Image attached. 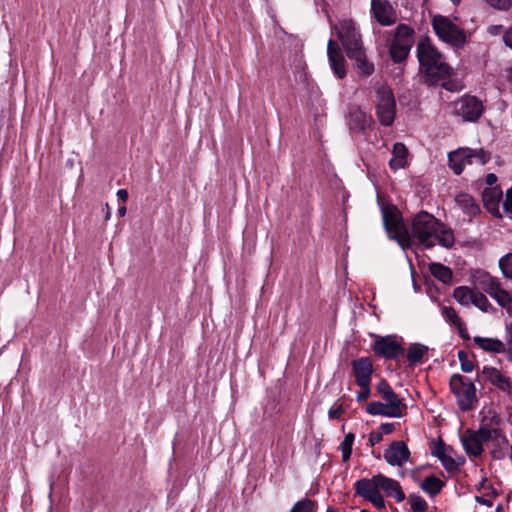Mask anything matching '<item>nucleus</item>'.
<instances>
[{
  "label": "nucleus",
  "mask_w": 512,
  "mask_h": 512,
  "mask_svg": "<svg viewBox=\"0 0 512 512\" xmlns=\"http://www.w3.org/2000/svg\"><path fill=\"white\" fill-rule=\"evenodd\" d=\"M362 391H360L357 395L358 401H364L366 400L370 395V385H367V387H360Z\"/></svg>",
  "instance_id": "603ef678"
},
{
  "label": "nucleus",
  "mask_w": 512,
  "mask_h": 512,
  "mask_svg": "<svg viewBox=\"0 0 512 512\" xmlns=\"http://www.w3.org/2000/svg\"><path fill=\"white\" fill-rule=\"evenodd\" d=\"M409 502L413 512H425L428 509L427 502L417 494L410 495Z\"/></svg>",
  "instance_id": "ea45409f"
},
{
  "label": "nucleus",
  "mask_w": 512,
  "mask_h": 512,
  "mask_svg": "<svg viewBox=\"0 0 512 512\" xmlns=\"http://www.w3.org/2000/svg\"><path fill=\"white\" fill-rule=\"evenodd\" d=\"M379 482L380 480H378V474L370 479H359L358 481H356L354 485L356 495L361 496L365 500L368 499L369 497L373 496L374 494L380 491Z\"/></svg>",
  "instance_id": "a211bd4d"
},
{
  "label": "nucleus",
  "mask_w": 512,
  "mask_h": 512,
  "mask_svg": "<svg viewBox=\"0 0 512 512\" xmlns=\"http://www.w3.org/2000/svg\"><path fill=\"white\" fill-rule=\"evenodd\" d=\"M448 453L449 452H447L446 455H443L440 461L448 472L457 471V464L455 463V459L451 457Z\"/></svg>",
  "instance_id": "37998d69"
},
{
  "label": "nucleus",
  "mask_w": 512,
  "mask_h": 512,
  "mask_svg": "<svg viewBox=\"0 0 512 512\" xmlns=\"http://www.w3.org/2000/svg\"><path fill=\"white\" fill-rule=\"evenodd\" d=\"M488 5L498 10H508L512 6V0H485Z\"/></svg>",
  "instance_id": "c03bdc74"
},
{
  "label": "nucleus",
  "mask_w": 512,
  "mask_h": 512,
  "mask_svg": "<svg viewBox=\"0 0 512 512\" xmlns=\"http://www.w3.org/2000/svg\"><path fill=\"white\" fill-rule=\"evenodd\" d=\"M455 202L470 218L480 213L479 205L475 202L474 198L467 193L458 194L455 197Z\"/></svg>",
  "instance_id": "b1692460"
},
{
  "label": "nucleus",
  "mask_w": 512,
  "mask_h": 512,
  "mask_svg": "<svg viewBox=\"0 0 512 512\" xmlns=\"http://www.w3.org/2000/svg\"><path fill=\"white\" fill-rule=\"evenodd\" d=\"M349 126L353 131H364L373 123L372 117L367 115L360 107L351 105L348 111Z\"/></svg>",
  "instance_id": "dca6fc26"
},
{
  "label": "nucleus",
  "mask_w": 512,
  "mask_h": 512,
  "mask_svg": "<svg viewBox=\"0 0 512 512\" xmlns=\"http://www.w3.org/2000/svg\"><path fill=\"white\" fill-rule=\"evenodd\" d=\"M471 303L483 312H490L494 310V307L488 301L487 297L479 291H474Z\"/></svg>",
  "instance_id": "c9c22d12"
},
{
  "label": "nucleus",
  "mask_w": 512,
  "mask_h": 512,
  "mask_svg": "<svg viewBox=\"0 0 512 512\" xmlns=\"http://www.w3.org/2000/svg\"><path fill=\"white\" fill-rule=\"evenodd\" d=\"M383 439V436H382V433L381 432H371L369 434V439H368V443L371 447H373L374 445H376L377 443L381 442Z\"/></svg>",
  "instance_id": "8fccbe9b"
},
{
  "label": "nucleus",
  "mask_w": 512,
  "mask_h": 512,
  "mask_svg": "<svg viewBox=\"0 0 512 512\" xmlns=\"http://www.w3.org/2000/svg\"><path fill=\"white\" fill-rule=\"evenodd\" d=\"M335 30L348 58L366 51L361 34L352 20L344 19L340 21L335 26Z\"/></svg>",
  "instance_id": "423d86ee"
},
{
  "label": "nucleus",
  "mask_w": 512,
  "mask_h": 512,
  "mask_svg": "<svg viewBox=\"0 0 512 512\" xmlns=\"http://www.w3.org/2000/svg\"><path fill=\"white\" fill-rule=\"evenodd\" d=\"M451 2H452L454 5H458V4L461 2V0H451Z\"/></svg>",
  "instance_id": "69168bd1"
},
{
  "label": "nucleus",
  "mask_w": 512,
  "mask_h": 512,
  "mask_svg": "<svg viewBox=\"0 0 512 512\" xmlns=\"http://www.w3.org/2000/svg\"><path fill=\"white\" fill-rule=\"evenodd\" d=\"M468 153L465 148L458 149L448 155L449 166L456 175H459L464 170L465 165L468 164Z\"/></svg>",
  "instance_id": "cd10ccee"
},
{
  "label": "nucleus",
  "mask_w": 512,
  "mask_h": 512,
  "mask_svg": "<svg viewBox=\"0 0 512 512\" xmlns=\"http://www.w3.org/2000/svg\"><path fill=\"white\" fill-rule=\"evenodd\" d=\"M377 391L382 396V398L391 406V408H395L396 410L402 411L404 414L407 406L402 403V401L398 398L396 393L392 390L387 381L382 380L377 385Z\"/></svg>",
  "instance_id": "aec40b11"
},
{
  "label": "nucleus",
  "mask_w": 512,
  "mask_h": 512,
  "mask_svg": "<svg viewBox=\"0 0 512 512\" xmlns=\"http://www.w3.org/2000/svg\"><path fill=\"white\" fill-rule=\"evenodd\" d=\"M316 503L308 498L296 502L289 512H315Z\"/></svg>",
  "instance_id": "4c0bfd02"
},
{
  "label": "nucleus",
  "mask_w": 512,
  "mask_h": 512,
  "mask_svg": "<svg viewBox=\"0 0 512 512\" xmlns=\"http://www.w3.org/2000/svg\"><path fill=\"white\" fill-rule=\"evenodd\" d=\"M457 357L461 363V370L465 373H470L474 369V364L468 359V355L464 350L458 351Z\"/></svg>",
  "instance_id": "79ce46f5"
},
{
  "label": "nucleus",
  "mask_w": 512,
  "mask_h": 512,
  "mask_svg": "<svg viewBox=\"0 0 512 512\" xmlns=\"http://www.w3.org/2000/svg\"><path fill=\"white\" fill-rule=\"evenodd\" d=\"M371 7L376 20L381 25L389 26L395 22L392 6L387 1L372 0Z\"/></svg>",
  "instance_id": "f3484780"
},
{
  "label": "nucleus",
  "mask_w": 512,
  "mask_h": 512,
  "mask_svg": "<svg viewBox=\"0 0 512 512\" xmlns=\"http://www.w3.org/2000/svg\"><path fill=\"white\" fill-rule=\"evenodd\" d=\"M502 191L499 187H488L482 192V200L485 208L493 215H499V202Z\"/></svg>",
  "instance_id": "412c9836"
},
{
  "label": "nucleus",
  "mask_w": 512,
  "mask_h": 512,
  "mask_svg": "<svg viewBox=\"0 0 512 512\" xmlns=\"http://www.w3.org/2000/svg\"><path fill=\"white\" fill-rule=\"evenodd\" d=\"M444 485H445V483L441 479H439L436 476L431 475V476L426 477L422 481L421 489L424 492H426L427 494H429L430 496L434 497L438 493H440V491L442 490Z\"/></svg>",
  "instance_id": "7c9ffc66"
},
{
  "label": "nucleus",
  "mask_w": 512,
  "mask_h": 512,
  "mask_svg": "<svg viewBox=\"0 0 512 512\" xmlns=\"http://www.w3.org/2000/svg\"><path fill=\"white\" fill-rule=\"evenodd\" d=\"M428 353V347L420 344V343H413L409 346L407 350V360L409 361V364L411 366L419 363L422 361L423 357L427 355Z\"/></svg>",
  "instance_id": "2f4dec72"
},
{
  "label": "nucleus",
  "mask_w": 512,
  "mask_h": 512,
  "mask_svg": "<svg viewBox=\"0 0 512 512\" xmlns=\"http://www.w3.org/2000/svg\"><path fill=\"white\" fill-rule=\"evenodd\" d=\"M473 293L474 290L466 286H460L454 289L453 297L459 304L468 306L472 301Z\"/></svg>",
  "instance_id": "f704fd0d"
},
{
  "label": "nucleus",
  "mask_w": 512,
  "mask_h": 512,
  "mask_svg": "<svg viewBox=\"0 0 512 512\" xmlns=\"http://www.w3.org/2000/svg\"><path fill=\"white\" fill-rule=\"evenodd\" d=\"M126 211H127V210H126V207H125V206H122V207H120V208L118 209L117 214H118V216H119V217H124V216H125V214H126Z\"/></svg>",
  "instance_id": "680f3d73"
},
{
  "label": "nucleus",
  "mask_w": 512,
  "mask_h": 512,
  "mask_svg": "<svg viewBox=\"0 0 512 512\" xmlns=\"http://www.w3.org/2000/svg\"><path fill=\"white\" fill-rule=\"evenodd\" d=\"M499 266L504 276L512 279V253L502 257L499 261Z\"/></svg>",
  "instance_id": "a19ab883"
},
{
  "label": "nucleus",
  "mask_w": 512,
  "mask_h": 512,
  "mask_svg": "<svg viewBox=\"0 0 512 512\" xmlns=\"http://www.w3.org/2000/svg\"><path fill=\"white\" fill-rule=\"evenodd\" d=\"M447 452H453V449L451 447H447L443 442L440 441L432 454L440 460L441 457L446 455Z\"/></svg>",
  "instance_id": "49530a36"
},
{
  "label": "nucleus",
  "mask_w": 512,
  "mask_h": 512,
  "mask_svg": "<svg viewBox=\"0 0 512 512\" xmlns=\"http://www.w3.org/2000/svg\"><path fill=\"white\" fill-rule=\"evenodd\" d=\"M465 150L469 153H466L468 156V164H472L474 160L482 165L486 164L490 160V153L485 151L484 149H470L465 148Z\"/></svg>",
  "instance_id": "72a5a7b5"
},
{
  "label": "nucleus",
  "mask_w": 512,
  "mask_h": 512,
  "mask_svg": "<svg viewBox=\"0 0 512 512\" xmlns=\"http://www.w3.org/2000/svg\"><path fill=\"white\" fill-rule=\"evenodd\" d=\"M354 439H355L354 434L348 433V434H346L343 442L341 443L342 458H343L344 462L348 461L352 454V445H353Z\"/></svg>",
  "instance_id": "58836bf2"
},
{
  "label": "nucleus",
  "mask_w": 512,
  "mask_h": 512,
  "mask_svg": "<svg viewBox=\"0 0 512 512\" xmlns=\"http://www.w3.org/2000/svg\"><path fill=\"white\" fill-rule=\"evenodd\" d=\"M476 501H477L478 503L483 504V505L488 506V507H490V506L492 505V502H491L490 500L485 499V498H483V497H479V496H477V497H476Z\"/></svg>",
  "instance_id": "13d9d810"
},
{
  "label": "nucleus",
  "mask_w": 512,
  "mask_h": 512,
  "mask_svg": "<svg viewBox=\"0 0 512 512\" xmlns=\"http://www.w3.org/2000/svg\"><path fill=\"white\" fill-rule=\"evenodd\" d=\"M367 413L371 415H382L386 417H401L402 411L391 408L388 403L383 404L381 402H371L366 407Z\"/></svg>",
  "instance_id": "bb28decb"
},
{
  "label": "nucleus",
  "mask_w": 512,
  "mask_h": 512,
  "mask_svg": "<svg viewBox=\"0 0 512 512\" xmlns=\"http://www.w3.org/2000/svg\"><path fill=\"white\" fill-rule=\"evenodd\" d=\"M496 181H497V176L494 173H490L486 176V183L488 185L492 186L493 184H495Z\"/></svg>",
  "instance_id": "4d7b16f0"
},
{
  "label": "nucleus",
  "mask_w": 512,
  "mask_h": 512,
  "mask_svg": "<svg viewBox=\"0 0 512 512\" xmlns=\"http://www.w3.org/2000/svg\"><path fill=\"white\" fill-rule=\"evenodd\" d=\"M432 27L438 38L454 49H461L467 42L466 32L451 18L435 15L432 18Z\"/></svg>",
  "instance_id": "7ed1b4c3"
},
{
  "label": "nucleus",
  "mask_w": 512,
  "mask_h": 512,
  "mask_svg": "<svg viewBox=\"0 0 512 512\" xmlns=\"http://www.w3.org/2000/svg\"><path fill=\"white\" fill-rule=\"evenodd\" d=\"M454 114L463 121L476 122L482 115L484 107L475 96L464 95L453 103Z\"/></svg>",
  "instance_id": "9b49d317"
},
{
  "label": "nucleus",
  "mask_w": 512,
  "mask_h": 512,
  "mask_svg": "<svg viewBox=\"0 0 512 512\" xmlns=\"http://www.w3.org/2000/svg\"><path fill=\"white\" fill-rule=\"evenodd\" d=\"M335 30L348 58L366 51L361 34L352 20L344 19L340 21L335 26Z\"/></svg>",
  "instance_id": "39448f33"
},
{
  "label": "nucleus",
  "mask_w": 512,
  "mask_h": 512,
  "mask_svg": "<svg viewBox=\"0 0 512 512\" xmlns=\"http://www.w3.org/2000/svg\"><path fill=\"white\" fill-rule=\"evenodd\" d=\"M431 274L443 283H449L452 280V271L450 268L440 263H432L430 265Z\"/></svg>",
  "instance_id": "473e14b6"
},
{
  "label": "nucleus",
  "mask_w": 512,
  "mask_h": 512,
  "mask_svg": "<svg viewBox=\"0 0 512 512\" xmlns=\"http://www.w3.org/2000/svg\"><path fill=\"white\" fill-rule=\"evenodd\" d=\"M358 74L362 77H369L374 72V64L367 58L366 51L358 53L357 56L349 58Z\"/></svg>",
  "instance_id": "a878e982"
},
{
  "label": "nucleus",
  "mask_w": 512,
  "mask_h": 512,
  "mask_svg": "<svg viewBox=\"0 0 512 512\" xmlns=\"http://www.w3.org/2000/svg\"><path fill=\"white\" fill-rule=\"evenodd\" d=\"M414 43V30L405 25H398L394 40L390 46V56L395 63H400L409 55Z\"/></svg>",
  "instance_id": "6e6552de"
},
{
  "label": "nucleus",
  "mask_w": 512,
  "mask_h": 512,
  "mask_svg": "<svg viewBox=\"0 0 512 512\" xmlns=\"http://www.w3.org/2000/svg\"><path fill=\"white\" fill-rule=\"evenodd\" d=\"M372 348L377 356L385 359H398L405 351L394 336H377Z\"/></svg>",
  "instance_id": "f8f14e48"
},
{
  "label": "nucleus",
  "mask_w": 512,
  "mask_h": 512,
  "mask_svg": "<svg viewBox=\"0 0 512 512\" xmlns=\"http://www.w3.org/2000/svg\"><path fill=\"white\" fill-rule=\"evenodd\" d=\"M326 512H337V511L333 508H328Z\"/></svg>",
  "instance_id": "774afa93"
},
{
  "label": "nucleus",
  "mask_w": 512,
  "mask_h": 512,
  "mask_svg": "<svg viewBox=\"0 0 512 512\" xmlns=\"http://www.w3.org/2000/svg\"><path fill=\"white\" fill-rule=\"evenodd\" d=\"M393 157L389 161L391 169L397 170L404 168L407 164L406 157L408 150L403 143L397 142L393 146L392 150Z\"/></svg>",
  "instance_id": "c85d7f7f"
},
{
  "label": "nucleus",
  "mask_w": 512,
  "mask_h": 512,
  "mask_svg": "<svg viewBox=\"0 0 512 512\" xmlns=\"http://www.w3.org/2000/svg\"><path fill=\"white\" fill-rule=\"evenodd\" d=\"M343 407L340 405V406H337L335 408H330L329 410V417L332 418V419H338L341 417V415L343 414Z\"/></svg>",
  "instance_id": "3c124183"
},
{
  "label": "nucleus",
  "mask_w": 512,
  "mask_h": 512,
  "mask_svg": "<svg viewBox=\"0 0 512 512\" xmlns=\"http://www.w3.org/2000/svg\"><path fill=\"white\" fill-rule=\"evenodd\" d=\"M442 314L445 317L447 321L450 323L456 325L459 328V331L462 333L463 330V323L461 322L460 318L457 315V312L455 309L451 306H443L441 308Z\"/></svg>",
  "instance_id": "e433bc0d"
},
{
  "label": "nucleus",
  "mask_w": 512,
  "mask_h": 512,
  "mask_svg": "<svg viewBox=\"0 0 512 512\" xmlns=\"http://www.w3.org/2000/svg\"><path fill=\"white\" fill-rule=\"evenodd\" d=\"M106 207L109 209L108 204H106ZM110 216H111V213H110V211L108 210V211H107V213H106V215H105V220L110 219Z\"/></svg>",
  "instance_id": "e2e57ef3"
},
{
  "label": "nucleus",
  "mask_w": 512,
  "mask_h": 512,
  "mask_svg": "<svg viewBox=\"0 0 512 512\" xmlns=\"http://www.w3.org/2000/svg\"><path fill=\"white\" fill-rule=\"evenodd\" d=\"M380 430L383 434H390L395 430V425L393 423H383L380 426Z\"/></svg>",
  "instance_id": "864d4df0"
},
{
  "label": "nucleus",
  "mask_w": 512,
  "mask_h": 512,
  "mask_svg": "<svg viewBox=\"0 0 512 512\" xmlns=\"http://www.w3.org/2000/svg\"><path fill=\"white\" fill-rule=\"evenodd\" d=\"M117 196L120 200L125 202L128 199V192L125 189H120L117 191Z\"/></svg>",
  "instance_id": "6e6d98bb"
},
{
  "label": "nucleus",
  "mask_w": 512,
  "mask_h": 512,
  "mask_svg": "<svg viewBox=\"0 0 512 512\" xmlns=\"http://www.w3.org/2000/svg\"><path fill=\"white\" fill-rule=\"evenodd\" d=\"M449 385L457 399L459 408L462 411L471 410L477 402L474 383L460 374H453L450 378Z\"/></svg>",
  "instance_id": "0eeeda50"
},
{
  "label": "nucleus",
  "mask_w": 512,
  "mask_h": 512,
  "mask_svg": "<svg viewBox=\"0 0 512 512\" xmlns=\"http://www.w3.org/2000/svg\"><path fill=\"white\" fill-rule=\"evenodd\" d=\"M383 223L387 233L397 240L403 249L411 244V236L402 222L400 211L393 205L382 208Z\"/></svg>",
  "instance_id": "20e7f679"
},
{
  "label": "nucleus",
  "mask_w": 512,
  "mask_h": 512,
  "mask_svg": "<svg viewBox=\"0 0 512 512\" xmlns=\"http://www.w3.org/2000/svg\"><path fill=\"white\" fill-rule=\"evenodd\" d=\"M351 366L355 382L359 387H367L371 384L374 369L372 361L368 357L353 360Z\"/></svg>",
  "instance_id": "ddd939ff"
},
{
  "label": "nucleus",
  "mask_w": 512,
  "mask_h": 512,
  "mask_svg": "<svg viewBox=\"0 0 512 512\" xmlns=\"http://www.w3.org/2000/svg\"><path fill=\"white\" fill-rule=\"evenodd\" d=\"M463 447L469 456L478 457L483 453V443L474 433V430L467 429L461 438Z\"/></svg>",
  "instance_id": "4be33fe9"
},
{
  "label": "nucleus",
  "mask_w": 512,
  "mask_h": 512,
  "mask_svg": "<svg viewBox=\"0 0 512 512\" xmlns=\"http://www.w3.org/2000/svg\"><path fill=\"white\" fill-rule=\"evenodd\" d=\"M503 208L507 214L512 218V187L506 191Z\"/></svg>",
  "instance_id": "09e8293b"
},
{
  "label": "nucleus",
  "mask_w": 512,
  "mask_h": 512,
  "mask_svg": "<svg viewBox=\"0 0 512 512\" xmlns=\"http://www.w3.org/2000/svg\"><path fill=\"white\" fill-rule=\"evenodd\" d=\"M327 55L330 66L333 69L334 73L337 75L338 78H344L346 76L345 58L342 55L338 44L332 39L328 41Z\"/></svg>",
  "instance_id": "2eb2a0df"
},
{
  "label": "nucleus",
  "mask_w": 512,
  "mask_h": 512,
  "mask_svg": "<svg viewBox=\"0 0 512 512\" xmlns=\"http://www.w3.org/2000/svg\"><path fill=\"white\" fill-rule=\"evenodd\" d=\"M442 86H443L445 89L450 90V88L448 87V83L444 82V83H442Z\"/></svg>",
  "instance_id": "338daca9"
},
{
  "label": "nucleus",
  "mask_w": 512,
  "mask_h": 512,
  "mask_svg": "<svg viewBox=\"0 0 512 512\" xmlns=\"http://www.w3.org/2000/svg\"><path fill=\"white\" fill-rule=\"evenodd\" d=\"M376 114L384 126L394 122L396 103L392 90L387 86H381L376 91Z\"/></svg>",
  "instance_id": "1a4fd4ad"
},
{
  "label": "nucleus",
  "mask_w": 512,
  "mask_h": 512,
  "mask_svg": "<svg viewBox=\"0 0 512 512\" xmlns=\"http://www.w3.org/2000/svg\"><path fill=\"white\" fill-rule=\"evenodd\" d=\"M473 341L484 351L491 353H506L505 343L499 339L476 336L473 338Z\"/></svg>",
  "instance_id": "393cba45"
},
{
  "label": "nucleus",
  "mask_w": 512,
  "mask_h": 512,
  "mask_svg": "<svg viewBox=\"0 0 512 512\" xmlns=\"http://www.w3.org/2000/svg\"><path fill=\"white\" fill-rule=\"evenodd\" d=\"M505 72H506L507 80L512 83V66L507 68V69H505Z\"/></svg>",
  "instance_id": "bf43d9fd"
},
{
  "label": "nucleus",
  "mask_w": 512,
  "mask_h": 512,
  "mask_svg": "<svg viewBox=\"0 0 512 512\" xmlns=\"http://www.w3.org/2000/svg\"><path fill=\"white\" fill-rule=\"evenodd\" d=\"M478 283L480 288L492 297L499 306L506 309L511 314L510 304L512 302V293L503 289L500 282L489 274H483Z\"/></svg>",
  "instance_id": "9d476101"
},
{
  "label": "nucleus",
  "mask_w": 512,
  "mask_h": 512,
  "mask_svg": "<svg viewBox=\"0 0 512 512\" xmlns=\"http://www.w3.org/2000/svg\"><path fill=\"white\" fill-rule=\"evenodd\" d=\"M455 463L457 464V470H458L459 467L462 466L465 463V458L464 457H458L457 459H455Z\"/></svg>",
  "instance_id": "052dcab7"
},
{
  "label": "nucleus",
  "mask_w": 512,
  "mask_h": 512,
  "mask_svg": "<svg viewBox=\"0 0 512 512\" xmlns=\"http://www.w3.org/2000/svg\"><path fill=\"white\" fill-rule=\"evenodd\" d=\"M496 512H503L501 505H498V507L496 508Z\"/></svg>",
  "instance_id": "0e129e2a"
},
{
  "label": "nucleus",
  "mask_w": 512,
  "mask_h": 512,
  "mask_svg": "<svg viewBox=\"0 0 512 512\" xmlns=\"http://www.w3.org/2000/svg\"><path fill=\"white\" fill-rule=\"evenodd\" d=\"M482 374L491 384L501 389L502 391H508L510 389L509 378L504 376L496 368L484 367L482 370Z\"/></svg>",
  "instance_id": "5701e85b"
},
{
  "label": "nucleus",
  "mask_w": 512,
  "mask_h": 512,
  "mask_svg": "<svg viewBox=\"0 0 512 512\" xmlns=\"http://www.w3.org/2000/svg\"><path fill=\"white\" fill-rule=\"evenodd\" d=\"M378 480H380V489H382L387 496L395 498L397 502H402L405 499V494L397 480L382 474H378Z\"/></svg>",
  "instance_id": "6ab92c4d"
},
{
  "label": "nucleus",
  "mask_w": 512,
  "mask_h": 512,
  "mask_svg": "<svg viewBox=\"0 0 512 512\" xmlns=\"http://www.w3.org/2000/svg\"><path fill=\"white\" fill-rule=\"evenodd\" d=\"M384 459L391 466H402L410 458V451L403 441H394L384 451Z\"/></svg>",
  "instance_id": "4468645a"
},
{
  "label": "nucleus",
  "mask_w": 512,
  "mask_h": 512,
  "mask_svg": "<svg viewBox=\"0 0 512 512\" xmlns=\"http://www.w3.org/2000/svg\"><path fill=\"white\" fill-rule=\"evenodd\" d=\"M417 57L424 83L429 86L439 84L452 73L451 66L428 37L422 38L418 42Z\"/></svg>",
  "instance_id": "f03ea898"
},
{
  "label": "nucleus",
  "mask_w": 512,
  "mask_h": 512,
  "mask_svg": "<svg viewBox=\"0 0 512 512\" xmlns=\"http://www.w3.org/2000/svg\"><path fill=\"white\" fill-rule=\"evenodd\" d=\"M412 235L425 248L434 247L435 241L445 248H451L455 243L452 229L424 211L414 217Z\"/></svg>",
  "instance_id": "f257e3e1"
},
{
  "label": "nucleus",
  "mask_w": 512,
  "mask_h": 512,
  "mask_svg": "<svg viewBox=\"0 0 512 512\" xmlns=\"http://www.w3.org/2000/svg\"><path fill=\"white\" fill-rule=\"evenodd\" d=\"M367 500L370 501L377 509L385 508V500L381 495L380 491L374 494L373 496L369 497Z\"/></svg>",
  "instance_id": "de8ad7c7"
},
{
  "label": "nucleus",
  "mask_w": 512,
  "mask_h": 512,
  "mask_svg": "<svg viewBox=\"0 0 512 512\" xmlns=\"http://www.w3.org/2000/svg\"><path fill=\"white\" fill-rule=\"evenodd\" d=\"M474 433L482 443H486L492 439L497 440L499 438H501L504 443L508 442L507 438L502 435L499 429L492 428L488 424H482L477 431H474Z\"/></svg>",
  "instance_id": "c756f323"
},
{
  "label": "nucleus",
  "mask_w": 512,
  "mask_h": 512,
  "mask_svg": "<svg viewBox=\"0 0 512 512\" xmlns=\"http://www.w3.org/2000/svg\"><path fill=\"white\" fill-rule=\"evenodd\" d=\"M503 40L507 46L512 48V26L504 33Z\"/></svg>",
  "instance_id": "5fc2aeb1"
},
{
  "label": "nucleus",
  "mask_w": 512,
  "mask_h": 512,
  "mask_svg": "<svg viewBox=\"0 0 512 512\" xmlns=\"http://www.w3.org/2000/svg\"><path fill=\"white\" fill-rule=\"evenodd\" d=\"M505 340L508 346L506 349V353L508 355L509 360L512 361V322L506 327Z\"/></svg>",
  "instance_id": "a18cd8bd"
}]
</instances>
